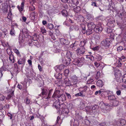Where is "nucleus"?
<instances>
[{
  "label": "nucleus",
  "mask_w": 126,
  "mask_h": 126,
  "mask_svg": "<svg viewBox=\"0 0 126 126\" xmlns=\"http://www.w3.org/2000/svg\"><path fill=\"white\" fill-rule=\"evenodd\" d=\"M61 43L63 45H64L65 44L66 40L64 38H61L60 40Z\"/></svg>",
  "instance_id": "32"
},
{
  "label": "nucleus",
  "mask_w": 126,
  "mask_h": 126,
  "mask_svg": "<svg viewBox=\"0 0 126 126\" xmlns=\"http://www.w3.org/2000/svg\"><path fill=\"white\" fill-rule=\"evenodd\" d=\"M96 67H98L100 65V64L97 62H95L94 63Z\"/></svg>",
  "instance_id": "53"
},
{
  "label": "nucleus",
  "mask_w": 126,
  "mask_h": 126,
  "mask_svg": "<svg viewBox=\"0 0 126 126\" xmlns=\"http://www.w3.org/2000/svg\"><path fill=\"white\" fill-rule=\"evenodd\" d=\"M47 93L48 91L47 89H42V95H47Z\"/></svg>",
  "instance_id": "20"
},
{
  "label": "nucleus",
  "mask_w": 126,
  "mask_h": 126,
  "mask_svg": "<svg viewBox=\"0 0 126 126\" xmlns=\"http://www.w3.org/2000/svg\"><path fill=\"white\" fill-rule=\"evenodd\" d=\"M40 32L43 34L46 33L47 31L44 27H41L40 28Z\"/></svg>",
  "instance_id": "21"
},
{
  "label": "nucleus",
  "mask_w": 126,
  "mask_h": 126,
  "mask_svg": "<svg viewBox=\"0 0 126 126\" xmlns=\"http://www.w3.org/2000/svg\"><path fill=\"white\" fill-rule=\"evenodd\" d=\"M112 32V30L110 28H108L107 29V33H110Z\"/></svg>",
  "instance_id": "48"
},
{
  "label": "nucleus",
  "mask_w": 126,
  "mask_h": 126,
  "mask_svg": "<svg viewBox=\"0 0 126 126\" xmlns=\"http://www.w3.org/2000/svg\"><path fill=\"white\" fill-rule=\"evenodd\" d=\"M57 79H59V80L61 79L62 78V74L60 73H58L56 75H55Z\"/></svg>",
  "instance_id": "27"
},
{
  "label": "nucleus",
  "mask_w": 126,
  "mask_h": 126,
  "mask_svg": "<svg viewBox=\"0 0 126 126\" xmlns=\"http://www.w3.org/2000/svg\"><path fill=\"white\" fill-rule=\"evenodd\" d=\"M101 44L102 45L104 46L105 48H108L110 45V39L109 38H107L103 40L101 42Z\"/></svg>",
  "instance_id": "1"
},
{
  "label": "nucleus",
  "mask_w": 126,
  "mask_h": 126,
  "mask_svg": "<svg viewBox=\"0 0 126 126\" xmlns=\"http://www.w3.org/2000/svg\"><path fill=\"white\" fill-rule=\"evenodd\" d=\"M113 92L112 91H109L108 93V99L110 100H112L113 101L114 99H116V98L114 95H113Z\"/></svg>",
  "instance_id": "6"
},
{
  "label": "nucleus",
  "mask_w": 126,
  "mask_h": 126,
  "mask_svg": "<svg viewBox=\"0 0 126 126\" xmlns=\"http://www.w3.org/2000/svg\"><path fill=\"white\" fill-rule=\"evenodd\" d=\"M53 106L56 109H57L60 107L59 103V102L56 101L54 103Z\"/></svg>",
  "instance_id": "17"
},
{
  "label": "nucleus",
  "mask_w": 126,
  "mask_h": 126,
  "mask_svg": "<svg viewBox=\"0 0 126 126\" xmlns=\"http://www.w3.org/2000/svg\"><path fill=\"white\" fill-rule=\"evenodd\" d=\"M73 4L75 5H77L79 3V0H73Z\"/></svg>",
  "instance_id": "34"
},
{
  "label": "nucleus",
  "mask_w": 126,
  "mask_h": 126,
  "mask_svg": "<svg viewBox=\"0 0 126 126\" xmlns=\"http://www.w3.org/2000/svg\"><path fill=\"white\" fill-rule=\"evenodd\" d=\"M86 43V41L85 40L81 41L80 42V44L82 46H81L84 47V46L85 45Z\"/></svg>",
  "instance_id": "31"
},
{
  "label": "nucleus",
  "mask_w": 126,
  "mask_h": 126,
  "mask_svg": "<svg viewBox=\"0 0 126 126\" xmlns=\"http://www.w3.org/2000/svg\"><path fill=\"white\" fill-rule=\"evenodd\" d=\"M71 80L74 85H76L79 81L78 78L75 75L73 76L71 78Z\"/></svg>",
  "instance_id": "4"
},
{
  "label": "nucleus",
  "mask_w": 126,
  "mask_h": 126,
  "mask_svg": "<svg viewBox=\"0 0 126 126\" xmlns=\"http://www.w3.org/2000/svg\"><path fill=\"white\" fill-rule=\"evenodd\" d=\"M17 26V24L16 23H15L14 24H12V28L11 29L10 32V34L11 35L13 36H14L15 35V32L14 28V26Z\"/></svg>",
  "instance_id": "8"
},
{
  "label": "nucleus",
  "mask_w": 126,
  "mask_h": 126,
  "mask_svg": "<svg viewBox=\"0 0 126 126\" xmlns=\"http://www.w3.org/2000/svg\"><path fill=\"white\" fill-rule=\"evenodd\" d=\"M28 63L30 65H32V62L31 60H28Z\"/></svg>",
  "instance_id": "59"
},
{
  "label": "nucleus",
  "mask_w": 126,
  "mask_h": 126,
  "mask_svg": "<svg viewBox=\"0 0 126 126\" xmlns=\"http://www.w3.org/2000/svg\"><path fill=\"white\" fill-rule=\"evenodd\" d=\"M96 85L99 87H101L103 86V82L101 80H98L96 82Z\"/></svg>",
  "instance_id": "16"
},
{
  "label": "nucleus",
  "mask_w": 126,
  "mask_h": 126,
  "mask_svg": "<svg viewBox=\"0 0 126 126\" xmlns=\"http://www.w3.org/2000/svg\"><path fill=\"white\" fill-rule=\"evenodd\" d=\"M24 42L23 39L22 38L21 36H19V43L20 45H22V43H23Z\"/></svg>",
  "instance_id": "23"
},
{
  "label": "nucleus",
  "mask_w": 126,
  "mask_h": 126,
  "mask_svg": "<svg viewBox=\"0 0 126 126\" xmlns=\"http://www.w3.org/2000/svg\"><path fill=\"white\" fill-rule=\"evenodd\" d=\"M92 61H93L94 60V56H90L89 58Z\"/></svg>",
  "instance_id": "56"
},
{
  "label": "nucleus",
  "mask_w": 126,
  "mask_h": 126,
  "mask_svg": "<svg viewBox=\"0 0 126 126\" xmlns=\"http://www.w3.org/2000/svg\"><path fill=\"white\" fill-rule=\"evenodd\" d=\"M12 14L11 13H10L8 14V15L7 16L8 18L10 19L12 17Z\"/></svg>",
  "instance_id": "42"
},
{
  "label": "nucleus",
  "mask_w": 126,
  "mask_h": 126,
  "mask_svg": "<svg viewBox=\"0 0 126 126\" xmlns=\"http://www.w3.org/2000/svg\"><path fill=\"white\" fill-rule=\"evenodd\" d=\"M99 47L98 46H97L92 48L94 50H97L99 49Z\"/></svg>",
  "instance_id": "47"
},
{
  "label": "nucleus",
  "mask_w": 126,
  "mask_h": 126,
  "mask_svg": "<svg viewBox=\"0 0 126 126\" xmlns=\"http://www.w3.org/2000/svg\"><path fill=\"white\" fill-rule=\"evenodd\" d=\"M64 82L66 85L68 86L70 84V81L67 78H65L64 80Z\"/></svg>",
  "instance_id": "19"
},
{
  "label": "nucleus",
  "mask_w": 126,
  "mask_h": 126,
  "mask_svg": "<svg viewBox=\"0 0 126 126\" xmlns=\"http://www.w3.org/2000/svg\"><path fill=\"white\" fill-rule=\"evenodd\" d=\"M38 67L39 71H41L42 70L41 67L39 64L38 65Z\"/></svg>",
  "instance_id": "61"
},
{
  "label": "nucleus",
  "mask_w": 126,
  "mask_h": 126,
  "mask_svg": "<svg viewBox=\"0 0 126 126\" xmlns=\"http://www.w3.org/2000/svg\"><path fill=\"white\" fill-rule=\"evenodd\" d=\"M14 66L15 67V68L14 70L15 71H16V72H17V71H18V66H17V64H15Z\"/></svg>",
  "instance_id": "44"
},
{
  "label": "nucleus",
  "mask_w": 126,
  "mask_h": 126,
  "mask_svg": "<svg viewBox=\"0 0 126 126\" xmlns=\"http://www.w3.org/2000/svg\"><path fill=\"white\" fill-rule=\"evenodd\" d=\"M71 56V53L69 52H67L65 57V62L64 63L67 65H68L70 63V61L71 60L70 57Z\"/></svg>",
  "instance_id": "3"
},
{
  "label": "nucleus",
  "mask_w": 126,
  "mask_h": 126,
  "mask_svg": "<svg viewBox=\"0 0 126 126\" xmlns=\"http://www.w3.org/2000/svg\"><path fill=\"white\" fill-rule=\"evenodd\" d=\"M8 54H9V58L10 62L14 63L15 61V59L14 55L12 54L11 52H9V53L7 52Z\"/></svg>",
  "instance_id": "7"
},
{
  "label": "nucleus",
  "mask_w": 126,
  "mask_h": 126,
  "mask_svg": "<svg viewBox=\"0 0 126 126\" xmlns=\"http://www.w3.org/2000/svg\"><path fill=\"white\" fill-rule=\"evenodd\" d=\"M13 51L18 56L20 57H21V55L18 50L16 49H13Z\"/></svg>",
  "instance_id": "24"
},
{
  "label": "nucleus",
  "mask_w": 126,
  "mask_h": 126,
  "mask_svg": "<svg viewBox=\"0 0 126 126\" xmlns=\"http://www.w3.org/2000/svg\"><path fill=\"white\" fill-rule=\"evenodd\" d=\"M62 14L63 16H66L67 15V12L66 10H63L62 11Z\"/></svg>",
  "instance_id": "33"
},
{
  "label": "nucleus",
  "mask_w": 126,
  "mask_h": 126,
  "mask_svg": "<svg viewBox=\"0 0 126 126\" xmlns=\"http://www.w3.org/2000/svg\"><path fill=\"white\" fill-rule=\"evenodd\" d=\"M65 94H66L67 96V98L68 99H71V95L67 93H65Z\"/></svg>",
  "instance_id": "45"
},
{
  "label": "nucleus",
  "mask_w": 126,
  "mask_h": 126,
  "mask_svg": "<svg viewBox=\"0 0 126 126\" xmlns=\"http://www.w3.org/2000/svg\"><path fill=\"white\" fill-rule=\"evenodd\" d=\"M55 34L56 35H58L60 34L59 31V30L58 29L55 30Z\"/></svg>",
  "instance_id": "51"
},
{
  "label": "nucleus",
  "mask_w": 126,
  "mask_h": 126,
  "mask_svg": "<svg viewBox=\"0 0 126 126\" xmlns=\"http://www.w3.org/2000/svg\"><path fill=\"white\" fill-rule=\"evenodd\" d=\"M102 92V91L100 90L98 91H97L95 92V94L96 95H97L98 94H101Z\"/></svg>",
  "instance_id": "46"
},
{
  "label": "nucleus",
  "mask_w": 126,
  "mask_h": 126,
  "mask_svg": "<svg viewBox=\"0 0 126 126\" xmlns=\"http://www.w3.org/2000/svg\"><path fill=\"white\" fill-rule=\"evenodd\" d=\"M24 3L23 2L21 3L20 6H17V8L20 12H21L23 11L24 8Z\"/></svg>",
  "instance_id": "14"
},
{
  "label": "nucleus",
  "mask_w": 126,
  "mask_h": 126,
  "mask_svg": "<svg viewBox=\"0 0 126 126\" xmlns=\"http://www.w3.org/2000/svg\"><path fill=\"white\" fill-rule=\"evenodd\" d=\"M79 60L80 61V63L83 62L84 60V59L83 57H81L79 58Z\"/></svg>",
  "instance_id": "54"
},
{
  "label": "nucleus",
  "mask_w": 126,
  "mask_h": 126,
  "mask_svg": "<svg viewBox=\"0 0 126 126\" xmlns=\"http://www.w3.org/2000/svg\"><path fill=\"white\" fill-rule=\"evenodd\" d=\"M115 21L113 19L111 20V19H110L109 20V22H110V23H113L115 22Z\"/></svg>",
  "instance_id": "60"
},
{
  "label": "nucleus",
  "mask_w": 126,
  "mask_h": 126,
  "mask_svg": "<svg viewBox=\"0 0 126 126\" xmlns=\"http://www.w3.org/2000/svg\"><path fill=\"white\" fill-rule=\"evenodd\" d=\"M80 10V7L79 6L76 7L74 9L75 11L77 13H78Z\"/></svg>",
  "instance_id": "35"
},
{
  "label": "nucleus",
  "mask_w": 126,
  "mask_h": 126,
  "mask_svg": "<svg viewBox=\"0 0 126 126\" xmlns=\"http://www.w3.org/2000/svg\"><path fill=\"white\" fill-rule=\"evenodd\" d=\"M94 81L93 79H88L87 81V84H90L91 83Z\"/></svg>",
  "instance_id": "36"
},
{
  "label": "nucleus",
  "mask_w": 126,
  "mask_h": 126,
  "mask_svg": "<svg viewBox=\"0 0 126 126\" xmlns=\"http://www.w3.org/2000/svg\"><path fill=\"white\" fill-rule=\"evenodd\" d=\"M87 26L89 29L93 30L94 29L95 26L93 23L90 22L88 23Z\"/></svg>",
  "instance_id": "10"
},
{
  "label": "nucleus",
  "mask_w": 126,
  "mask_h": 126,
  "mask_svg": "<svg viewBox=\"0 0 126 126\" xmlns=\"http://www.w3.org/2000/svg\"><path fill=\"white\" fill-rule=\"evenodd\" d=\"M85 29H82V32L83 34H85L86 32Z\"/></svg>",
  "instance_id": "64"
},
{
  "label": "nucleus",
  "mask_w": 126,
  "mask_h": 126,
  "mask_svg": "<svg viewBox=\"0 0 126 126\" xmlns=\"http://www.w3.org/2000/svg\"><path fill=\"white\" fill-rule=\"evenodd\" d=\"M123 49V47L122 46H120L119 47L117 48V51L118 52H120Z\"/></svg>",
  "instance_id": "43"
},
{
  "label": "nucleus",
  "mask_w": 126,
  "mask_h": 126,
  "mask_svg": "<svg viewBox=\"0 0 126 126\" xmlns=\"http://www.w3.org/2000/svg\"><path fill=\"white\" fill-rule=\"evenodd\" d=\"M60 91L59 90H56L54 92L53 94L52 97L53 98L55 97H59L60 95Z\"/></svg>",
  "instance_id": "13"
},
{
  "label": "nucleus",
  "mask_w": 126,
  "mask_h": 126,
  "mask_svg": "<svg viewBox=\"0 0 126 126\" xmlns=\"http://www.w3.org/2000/svg\"><path fill=\"white\" fill-rule=\"evenodd\" d=\"M47 27L49 29L51 30L53 28V25L52 24L49 23L47 25Z\"/></svg>",
  "instance_id": "22"
},
{
  "label": "nucleus",
  "mask_w": 126,
  "mask_h": 126,
  "mask_svg": "<svg viewBox=\"0 0 126 126\" xmlns=\"http://www.w3.org/2000/svg\"><path fill=\"white\" fill-rule=\"evenodd\" d=\"M100 73L98 71L97 72V74L95 77V78L97 79L99 78L100 77Z\"/></svg>",
  "instance_id": "41"
},
{
  "label": "nucleus",
  "mask_w": 126,
  "mask_h": 126,
  "mask_svg": "<svg viewBox=\"0 0 126 126\" xmlns=\"http://www.w3.org/2000/svg\"><path fill=\"white\" fill-rule=\"evenodd\" d=\"M69 70L68 69H66L64 71V74L65 76H68L69 73Z\"/></svg>",
  "instance_id": "29"
},
{
  "label": "nucleus",
  "mask_w": 126,
  "mask_h": 126,
  "mask_svg": "<svg viewBox=\"0 0 126 126\" xmlns=\"http://www.w3.org/2000/svg\"><path fill=\"white\" fill-rule=\"evenodd\" d=\"M117 94L118 95H120L121 94V92L120 90H118L116 92Z\"/></svg>",
  "instance_id": "55"
},
{
  "label": "nucleus",
  "mask_w": 126,
  "mask_h": 126,
  "mask_svg": "<svg viewBox=\"0 0 126 126\" xmlns=\"http://www.w3.org/2000/svg\"><path fill=\"white\" fill-rule=\"evenodd\" d=\"M96 59L98 61H100L102 59V57L100 55H96Z\"/></svg>",
  "instance_id": "39"
},
{
  "label": "nucleus",
  "mask_w": 126,
  "mask_h": 126,
  "mask_svg": "<svg viewBox=\"0 0 126 126\" xmlns=\"http://www.w3.org/2000/svg\"><path fill=\"white\" fill-rule=\"evenodd\" d=\"M82 92H80L79 93H77L75 94V96H76L78 97L79 96H80L82 97L84 96L85 95L83 94Z\"/></svg>",
  "instance_id": "26"
},
{
  "label": "nucleus",
  "mask_w": 126,
  "mask_h": 126,
  "mask_svg": "<svg viewBox=\"0 0 126 126\" xmlns=\"http://www.w3.org/2000/svg\"><path fill=\"white\" fill-rule=\"evenodd\" d=\"M25 60L24 58L20 59L17 62L19 64L25 63Z\"/></svg>",
  "instance_id": "15"
},
{
  "label": "nucleus",
  "mask_w": 126,
  "mask_h": 126,
  "mask_svg": "<svg viewBox=\"0 0 126 126\" xmlns=\"http://www.w3.org/2000/svg\"><path fill=\"white\" fill-rule=\"evenodd\" d=\"M122 82L126 84V74L124 75L122 79Z\"/></svg>",
  "instance_id": "30"
},
{
  "label": "nucleus",
  "mask_w": 126,
  "mask_h": 126,
  "mask_svg": "<svg viewBox=\"0 0 126 126\" xmlns=\"http://www.w3.org/2000/svg\"><path fill=\"white\" fill-rule=\"evenodd\" d=\"M75 61L77 64L80 63V61H79V58L78 59L76 60Z\"/></svg>",
  "instance_id": "62"
},
{
  "label": "nucleus",
  "mask_w": 126,
  "mask_h": 126,
  "mask_svg": "<svg viewBox=\"0 0 126 126\" xmlns=\"http://www.w3.org/2000/svg\"><path fill=\"white\" fill-rule=\"evenodd\" d=\"M35 8L33 6H32L30 7L29 8V10L31 11H33L35 10Z\"/></svg>",
  "instance_id": "38"
},
{
  "label": "nucleus",
  "mask_w": 126,
  "mask_h": 126,
  "mask_svg": "<svg viewBox=\"0 0 126 126\" xmlns=\"http://www.w3.org/2000/svg\"><path fill=\"white\" fill-rule=\"evenodd\" d=\"M87 87L86 86H85L84 87H83V90L81 91V92L82 93H83L84 92H85L87 90Z\"/></svg>",
  "instance_id": "40"
},
{
  "label": "nucleus",
  "mask_w": 126,
  "mask_h": 126,
  "mask_svg": "<svg viewBox=\"0 0 126 126\" xmlns=\"http://www.w3.org/2000/svg\"><path fill=\"white\" fill-rule=\"evenodd\" d=\"M112 105L114 106H117L119 104V101L116 99H114L112 102Z\"/></svg>",
  "instance_id": "18"
},
{
  "label": "nucleus",
  "mask_w": 126,
  "mask_h": 126,
  "mask_svg": "<svg viewBox=\"0 0 126 126\" xmlns=\"http://www.w3.org/2000/svg\"><path fill=\"white\" fill-rule=\"evenodd\" d=\"M30 100L28 98H26V103L27 104H29L30 103Z\"/></svg>",
  "instance_id": "49"
},
{
  "label": "nucleus",
  "mask_w": 126,
  "mask_h": 126,
  "mask_svg": "<svg viewBox=\"0 0 126 126\" xmlns=\"http://www.w3.org/2000/svg\"><path fill=\"white\" fill-rule=\"evenodd\" d=\"M85 49L84 47L80 46L76 50V52L78 55H82L85 53Z\"/></svg>",
  "instance_id": "2"
},
{
  "label": "nucleus",
  "mask_w": 126,
  "mask_h": 126,
  "mask_svg": "<svg viewBox=\"0 0 126 126\" xmlns=\"http://www.w3.org/2000/svg\"><path fill=\"white\" fill-rule=\"evenodd\" d=\"M0 99L1 100H3L4 98H5V97L3 95H1V97H0Z\"/></svg>",
  "instance_id": "58"
},
{
  "label": "nucleus",
  "mask_w": 126,
  "mask_h": 126,
  "mask_svg": "<svg viewBox=\"0 0 126 126\" xmlns=\"http://www.w3.org/2000/svg\"><path fill=\"white\" fill-rule=\"evenodd\" d=\"M58 98V100L60 101L63 102L66 100V96L64 94L60 95Z\"/></svg>",
  "instance_id": "9"
},
{
  "label": "nucleus",
  "mask_w": 126,
  "mask_h": 126,
  "mask_svg": "<svg viewBox=\"0 0 126 126\" xmlns=\"http://www.w3.org/2000/svg\"><path fill=\"white\" fill-rule=\"evenodd\" d=\"M7 32H2V37H4L6 35H7V34H8V32L7 31Z\"/></svg>",
  "instance_id": "52"
},
{
  "label": "nucleus",
  "mask_w": 126,
  "mask_h": 126,
  "mask_svg": "<svg viewBox=\"0 0 126 126\" xmlns=\"http://www.w3.org/2000/svg\"><path fill=\"white\" fill-rule=\"evenodd\" d=\"M37 15V14L36 13L34 12H32L30 14V17L32 19L34 20L35 19Z\"/></svg>",
  "instance_id": "12"
},
{
  "label": "nucleus",
  "mask_w": 126,
  "mask_h": 126,
  "mask_svg": "<svg viewBox=\"0 0 126 126\" xmlns=\"http://www.w3.org/2000/svg\"><path fill=\"white\" fill-rule=\"evenodd\" d=\"M93 30L92 29H89L86 31V32L87 35H89L92 33V30Z\"/></svg>",
  "instance_id": "25"
},
{
  "label": "nucleus",
  "mask_w": 126,
  "mask_h": 126,
  "mask_svg": "<svg viewBox=\"0 0 126 126\" xmlns=\"http://www.w3.org/2000/svg\"><path fill=\"white\" fill-rule=\"evenodd\" d=\"M94 31L97 33L101 32L102 30V28L100 27L95 26L94 28Z\"/></svg>",
  "instance_id": "11"
},
{
  "label": "nucleus",
  "mask_w": 126,
  "mask_h": 126,
  "mask_svg": "<svg viewBox=\"0 0 126 126\" xmlns=\"http://www.w3.org/2000/svg\"><path fill=\"white\" fill-rule=\"evenodd\" d=\"M99 17V19L101 20H103V19H104V17L103 16H101Z\"/></svg>",
  "instance_id": "63"
},
{
  "label": "nucleus",
  "mask_w": 126,
  "mask_h": 126,
  "mask_svg": "<svg viewBox=\"0 0 126 126\" xmlns=\"http://www.w3.org/2000/svg\"><path fill=\"white\" fill-rule=\"evenodd\" d=\"M64 67V66L63 65H61L59 66H57V68L60 70H63Z\"/></svg>",
  "instance_id": "28"
},
{
  "label": "nucleus",
  "mask_w": 126,
  "mask_h": 126,
  "mask_svg": "<svg viewBox=\"0 0 126 126\" xmlns=\"http://www.w3.org/2000/svg\"><path fill=\"white\" fill-rule=\"evenodd\" d=\"M48 33L51 36L53 35V31H49Z\"/></svg>",
  "instance_id": "50"
},
{
  "label": "nucleus",
  "mask_w": 126,
  "mask_h": 126,
  "mask_svg": "<svg viewBox=\"0 0 126 126\" xmlns=\"http://www.w3.org/2000/svg\"><path fill=\"white\" fill-rule=\"evenodd\" d=\"M126 123V121L124 119H122L121 120L120 123L122 125H123L125 124Z\"/></svg>",
  "instance_id": "37"
},
{
  "label": "nucleus",
  "mask_w": 126,
  "mask_h": 126,
  "mask_svg": "<svg viewBox=\"0 0 126 126\" xmlns=\"http://www.w3.org/2000/svg\"><path fill=\"white\" fill-rule=\"evenodd\" d=\"M119 59L118 60V67H121L122 65V62H124L125 61L126 58L125 57L123 56L119 58Z\"/></svg>",
  "instance_id": "5"
},
{
  "label": "nucleus",
  "mask_w": 126,
  "mask_h": 126,
  "mask_svg": "<svg viewBox=\"0 0 126 126\" xmlns=\"http://www.w3.org/2000/svg\"><path fill=\"white\" fill-rule=\"evenodd\" d=\"M81 26L82 27V29H85V26L84 24H81Z\"/></svg>",
  "instance_id": "57"
}]
</instances>
